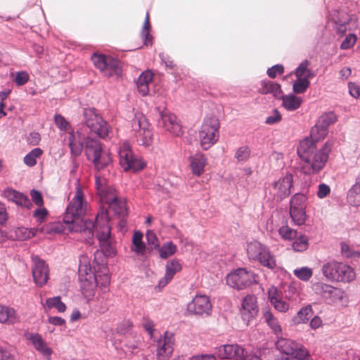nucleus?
Listing matches in <instances>:
<instances>
[{"label":"nucleus","mask_w":360,"mask_h":360,"mask_svg":"<svg viewBox=\"0 0 360 360\" xmlns=\"http://www.w3.org/2000/svg\"><path fill=\"white\" fill-rule=\"evenodd\" d=\"M18 321L19 316L13 308L0 304V323L14 324Z\"/></svg>","instance_id":"nucleus-28"},{"label":"nucleus","mask_w":360,"mask_h":360,"mask_svg":"<svg viewBox=\"0 0 360 360\" xmlns=\"http://www.w3.org/2000/svg\"><path fill=\"white\" fill-rule=\"evenodd\" d=\"M176 251V246L172 242L168 241L159 248L160 257L162 259H167L173 255Z\"/></svg>","instance_id":"nucleus-40"},{"label":"nucleus","mask_w":360,"mask_h":360,"mask_svg":"<svg viewBox=\"0 0 360 360\" xmlns=\"http://www.w3.org/2000/svg\"><path fill=\"white\" fill-rule=\"evenodd\" d=\"M278 234L284 240H293L297 237V231L288 225H283L278 229Z\"/></svg>","instance_id":"nucleus-38"},{"label":"nucleus","mask_w":360,"mask_h":360,"mask_svg":"<svg viewBox=\"0 0 360 360\" xmlns=\"http://www.w3.org/2000/svg\"><path fill=\"white\" fill-rule=\"evenodd\" d=\"M263 318L275 334L278 335L281 332V328L277 319L269 309L263 310Z\"/></svg>","instance_id":"nucleus-33"},{"label":"nucleus","mask_w":360,"mask_h":360,"mask_svg":"<svg viewBox=\"0 0 360 360\" xmlns=\"http://www.w3.org/2000/svg\"><path fill=\"white\" fill-rule=\"evenodd\" d=\"M130 249L131 251L134 252L136 255L143 257L146 253V245L143 241L137 242L135 243H132Z\"/></svg>","instance_id":"nucleus-51"},{"label":"nucleus","mask_w":360,"mask_h":360,"mask_svg":"<svg viewBox=\"0 0 360 360\" xmlns=\"http://www.w3.org/2000/svg\"><path fill=\"white\" fill-rule=\"evenodd\" d=\"M0 360H15V356L9 349L0 345Z\"/></svg>","instance_id":"nucleus-60"},{"label":"nucleus","mask_w":360,"mask_h":360,"mask_svg":"<svg viewBox=\"0 0 360 360\" xmlns=\"http://www.w3.org/2000/svg\"><path fill=\"white\" fill-rule=\"evenodd\" d=\"M271 304L275 309L280 312H285L289 309V304L283 301L281 298L272 301Z\"/></svg>","instance_id":"nucleus-55"},{"label":"nucleus","mask_w":360,"mask_h":360,"mask_svg":"<svg viewBox=\"0 0 360 360\" xmlns=\"http://www.w3.org/2000/svg\"><path fill=\"white\" fill-rule=\"evenodd\" d=\"M348 89H349V94L352 97H354L355 98H357L359 97L360 89H359V86L356 84H355L354 82H349Z\"/></svg>","instance_id":"nucleus-62"},{"label":"nucleus","mask_w":360,"mask_h":360,"mask_svg":"<svg viewBox=\"0 0 360 360\" xmlns=\"http://www.w3.org/2000/svg\"><path fill=\"white\" fill-rule=\"evenodd\" d=\"M30 76L27 72L20 71L16 73L13 81L15 82L17 86H20L25 85L28 82Z\"/></svg>","instance_id":"nucleus-53"},{"label":"nucleus","mask_w":360,"mask_h":360,"mask_svg":"<svg viewBox=\"0 0 360 360\" xmlns=\"http://www.w3.org/2000/svg\"><path fill=\"white\" fill-rule=\"evenodd\" d=\"M337 121L336 115L329 111L319 117L316 124L311 128L310 137L316 141L323 139L328 134V128Z\"/></svg>","instance_id":"nucleus-16"},{"label":"nucleus","mask_w":360,"mask_h":360,"mask_svg":"<svg viewBox=\"0 0 360 360\" xmlns=\"http://www.w3.org/2000/svg\"><path fill=\"white\" fill-rule=\"evenodd\" d=\"M96 188L102 201L108 203L114 212L120 217H124L127 212L125 202L119 201L115 193V190L107 185L105 177L96 174Z\"/></svg>","instance_id":"nucleus-5"},{"label":"nucleus","mask_w":360,"mask_h":360,"mask_svg":"<svg viewBox=\"0 0 360 360\" xmlns=\"http://www.w3.org/2000/svg\"><path fill=\"white\" fill-rule=\"evenodd\" d=\"M219 121L215 116L207 117L199 131L200 146L203 150H208L219 139Z\"/></svg>","instance_id":"nucleus-8"},{"label":"nucleus","mask_w":360,"mask_h":360,"mask_svg":"<svg viewBox=\"0 0 360 360\" xmlns=\"http://www.w3.org/2000/svg\"><path fill=\"white\" fill-rule=\"evenodd\" d=\"M33 215L38 222L42 223L48 215V211L45 207H39L34 210Z\"/></svg>","instance_id":"nucleus-57"},{"label":"nucleus","mask_w":360,"mask_h":360,"mask_svg":"<svg viewBox=\"0 0 360 360\" xmlns=\"http://www.w3.org/2000/svg\"><path fill=\"white\" fill-rule=\"evenodd\" d=\"M284 297L289 301L297 302L299 299V290L297 288L292 284L288 285L284 287Z\"/></svg>","instance_id":"nucleus-42"},{"label":"nucleus","mask_w":360,"mask_h":360,"mask_svg":"<svg viewBox=\"0 0 360 360\" xmlns=\"http://www.w3.org/2000/svg\"><path fill=\"white\" fill-rule=\"evenodd\" d=\"M307 198L302 193H295L292 196L290 208H306Z\"/></svg>","instance_id":"nucleus-41"},{"label":"nucleus","mask_w":360,"mask_h":360,"mask_svg":"<svg viewBox=\"0 0 360 360\" xmlns=\"http://www.w3.org/2000/svg\"><path fill=\"white\" fill-rule=\"evenodd\" d=\"M212 305L210 297L205 295H196L187 304V311L189 314L198 316H209L212 312Z\"/></svg>","instance_id":"nucleus-18"},{"label":"nucleus","mask_w":360,"mask_h":360,"mask_svg":"<svg viewBox=\"0 0 360 360\" xmlns=\"http://www.w3.org/2000/svg\"><path fill=\"white\" fill-rule=\"evenodd\" d=\"M109 294L106 292L97 297L96 304L94 306L95 309L100 314H103L108 310L110 304L108 301Z\"/></svg>","instance_id":"nucleus-36"},{"label":"nucleus","mask_w":360,"mask_h":360,"mask_svg":"<svg viewBox=\"0 0 360 360\" xmlns=\"http://www.w3.org/2000/svg\"><path fill=\"white\" fill-rule=\"evenodd\" d=\"M316 141L312 138L302 140L297 147V153L301 160V170L308 175L319 173L325 167L333 143L328 141L317 150Z\"/></svg>","instance_id":"nucleus-4"},{"label":"nucleus","mask_w":360,"mask_h":360,"mask_svg":"<svg viewBox=\"0 0 360 360\" xmlns=\"http://www.w3.org/2000/svg\"><path fill=\"white\" fill-rule=\"evenodd\" d=\"M25 338L32 342L34 349L44 356L48 358L51 356L52 350L46 345L41 335L35 333H27L25 334Z\"/></svg>","instance_id":"nucleus-24"},{"label":"nucleus","mask_w":360,"mask_h":360,"mask_svg":"<svg viewBox=\"0 0 360 360\" xmlns=\"http://www.w3.org/2000/svg\"><path fill=\"white\" fill-rule=\"evenodd\" d=\"M43 153V150L39 148H35L29 152L24 157V163L28 167H33L37 163V159Z\"/></svg>","instance_id":"nucleus-39"},{"label":"nucleus","mask_w":360,"mask_h":360,"mask_svg":"<svg viewBox=\"0 0 360 360\" xmlns=\"http://www.w3.org/2000/svg\"><path fill=\"white\" fill-rule=\"evenodd\" d=\"M356 41V36L354 34H349L346 36L345 39L342 41L340 49L346 50L352 48Z\"/></svg>","instance_id":"nucleus-49"},{"label":"nucleus","mask_w":360,"mask_h":360,"mask_svg":"<svg viewBox=\"0 0 360 360\" xmlns=\"http://www.w3.org/2000/svg\"><path fill=\"white\" fill-rule=\"evenodd\" d=\"M309 62L307 60L302 61L295 70V76L297 78L307 77L309 79L314 76L313 72L308 69Z\"/></svg>","instance_id":"nucleus-35"},{"label":"nucleus","mask_w":360,"mask_h":360,"mask_svg":"<svg viewBox=\"0 0 360 360\" xmlns=\"http://www.w3.org/2000/svg\"><path fill=\"white\" fill-rule=\"evenodd\" d=\"M282 120V115L277 109L273 110L271 114L266 117L265 123L273 125L278 123Z\"/></svg>","instance_id":"nucleus-50"},{"label":"nucleus","mask_w":360,"mask_h":360,"mask_svg":"<svg viewBox=\"0 0 360 360\" xmlns=\"http://www.w3.org/2000/svg\"><path fill=\"white\" fill-rule=\"evenodd\" d=\"M68 142L71 155L77 157L84 148L86 159L97 171L104 169L112 162L110 153L103 150L98 139L86 137L82 131L77 130L69 133Z\"/></svg>","instance_id":"nucleus-3"},{"label":"nucleus","mask_w":360,"mask_h":360,"mask_svg":"<svg viewBox=\"0 0 360 360\" xmlns=\"http://www.w3.org/2000/svg\"><path fill=\"white\" fill-rule=\"evenodd\" d=\"M295 239L292 243V248L295 251L302 252L307 249L309 243L308 238L306 236L302 235Z\"/></svg>","instance_id":"nucleus-46"},{"label":"nucleus","mask_w":360,"mask_h":360,"mask_svg":"<svg viewBox=\"0 0 360 360\" xmlns=\"http://www.w3.org/2000/svg\"><path fill=\"white\" fill-rule=\"evenodd\" d=\"M100 248L101 251L96 250L94 253V258L96 257V260L101 262L103 259L105 261L104 255L107 257H113L116 254V250L113 245L108 241H104L100 244Z\"/></svg>","instance_id":"nucleus-31"},{"label":"nucleus","mask_w":360,"mask_h":360,"mask_svg":"<svg viewBox=\"0 0 360 360\" xmlns=\"http://www.w3.org/2000/svg\"><path fill=\"white\" fill-rule=\"evenodd\" d=\"M4 195L8 200L15 202L18 206L30 208L32 205V203L27 195L14 189H5Z\"/></svg>","instance_id":"nucleus-25"},{"label":"nucleus","mask_w":360,"mask_h":360,"mask_svg":"<svg viewBox=\"0 0 360 360\" xmlns=\"http://www.w3.org/2000/svg\"><path fill=\"white\" fill-rule=\"evenodd\" d=\"M250 155V149L247 146H243L238 148L235 154V158L238 162H245Z\"/></svg>","instance_id":"nucleus-48"},{"label":"nucleus","mask_w":360,"mask_h":360,"mask_svg":"<svg viewBox=\"0 0 360 360\" xmlns=\"http://www.w3.org/2000/svg\"><path fill=\"white\" fill-rule=\"evenodd\" d=\"M46 304L48 308H55L60 313L64 312L66 309V306L61 301L60 296H56L47 299Z\"/></svg>","instance_id":"nucleus-43"},{"label":"nucleus","mask_w":360,"mask_h":360,"mask_svg":"<svg viewBox=\"0 0 360 360\" xmlns=\"http://www.w3.org/2000/svg\"><path fill=\"white\" fill-rule=\"evenodd\" d=\"M146 238L147 240L148 245L153 246L151 248L152 249L153 248L156 249L158 248H160L158 238L156 234L153 231L148 230L146 232Z\"/></svg>","instance_id":"nucleus-52"},{"label":"nucleus","mask_w":360,"mask_h":360,"mask_svg":"<svg viewBox=\"0 0 360 360\" xmlns=\"http://www.w3.org/2000/svg\"><path fill=\"white\" fill-rule=\"evenodd\" d=\"M156 110L158 112V127L165 129L174 136H180L182 134L181 126L177 121L176 115L167 108L161 110L160 108H157Z\"/></svg>","instance_id":"nucleus-15"},{"label":"nucleus","mask_w":360,"mask_h":360,"mask_svg":"<svg viewBox=\"0 0 360 360\" xmlns=\"http://www.w3.org/2000/svg\"><path fill=\"white\" fill-rule=\"evenodd\" d=\"M244 348L237 344H227L217 348V356L222 359L240 360Z\"/></svg>","instance_id":"nucleus-23"},{"label":"nucleus","mask_w":360,"mask_h":360,"mask_svg":"<svg viewBox=\"0 0 360 360\" xmlns=\"http://www.w3.org/2000/svg\"><path fill=\"white\" fill-rule=\"evenodd\" d=\"M321 271L326 279L330 281L350 282L356 276L350 266L334 260L324 263Z\"/></svg>","instance_id":"nucleus-6"},{"label":"nucleus","mask_w":360,"mask_h":360,"mask_svg":"<svg viewBox=\"0 0 360 360\" xmlns=\"http://www.w3.org/2000/svg\"><path fill=\"white\" fill-rule=\"evenodd\" d=\"M159 57L162 63L165 65L166 68L173 69L175 67L174 61L171 59V58L169 56L165 54L164 53H159Z\"/></svg>","instance_id":"nucleus-61"},{"label":"nucleus","mask_w":360,"mask_h":360,"mask_svg":"<svg viewBox=\"0 0 360 360\" xmlns=\"http://www.w3.org/2000/svg\"><path fill=\"white\" fill-rule=\"evenodd\" d=\"M32 260V276L34 283L39 286L45 285L49 279V269L46 262L38 256H33Z\"/></svg>","instance_id":"nucleus-20"},{"label":"nucleus","mask_w":360,"mask_h":360,"mask_svg":"<svg viewBox=\"0 0 360 360\" xmlns=\"http://www.w3.org/2000/svg\"><path fill=\"white\" fill-rule=\"evenodd\" d=\"M284 72V68L282 65L276 64L268 68L266 71L267 75L270 78H275L277 75H281Z\"/></svg>","instance_id":"nucleus-54"},{"label":"nucleus","mask_w":360,"mask_h":360,"mask_svg":"<svg viewBox=\"0 0 360 360\" xmlns=\"http://www.w3.org/2000/svg\"><path fill=\"white\" fill-rule=\"evenodd\" d=\"M247 254L250 260L257 262L264 267L274 269L276 266V257L269 248L257 240L248 244Z\"/></svg>","instance_id":"nucleus-7"},{"label":"nucleus","mask_w":360,"mask_h":360,"mask_svg":"<svg viewBox=\"0 0 360 360\" xmlns=\"http://www.w3.org/2000/svg\"><path fill=\"white\" fill-rule=\"evenodd\" d=\"M87 202L84 199V194L79 186L76 187V192L69 202L63 214V222L68 226L70 231L84 232L89 236L94 235V230L98 229L100 226L101 231H98L97 238L99 243L108 241L110 229L108 225V216L106 212L97 214L95 221L84 219Z\"/></svg>","instance_id":"nucleus-1"},{"label":"nucleus","mask_w":360,"mask_h":360,"mask_svg":"<svg viewBox=\"0 0 360 360\" xmlns=\"http://www.w3.org/2000/svg\"><path fill=\"white\" fill-rule=\"evenodd\" d=\"M257 297L254 295H248L243 300L240 314L246 326L253 319L258 313Z\"/></svg>","instance_id":"nucleus-22"},{"label":"nucleus","mask_w":360,"mask_h":360,"mask_svg":"<svg viewBox=\"0 0 360 360\" xmlns=\"http://www.w3.org/2000/svg\"><path fill=\"white\" fill-rule=\"evenodd\" d=\"M312 315L313 311L310 305L302 307L294 318V322L297 324L305 323L312 316Z\"/></svg>","instance_id":"nucleus-37"},{"label":"nucleus","mask_w":360,"mask_h":360,"mask_svg":"<svg viewBox=\"0 0 360 360\" xmlns=\"http://www.w3.org/2000/svg\"><path fill=\"white\" fill-rule=\"evenodd\" d=\"M132 130L135 133L138 144L148 146L153 143V132L146 117L141 113H136L131 120Z\"/></svg>","instance_id":"nucleus-11"},{"label":"nucleus","mask_w":360,"mask_h":360,"mask_svg":"<svg viewBox=\"0 0 360 360\" xmlns=\"http://www.w3.org/2000/svg\"><path fill=\"white\" fill-rule=\"evenodd\" d=\"M333 20L335 25L337 32L344 34L347 30L357 27V20L354 17H350L343 11H336L333 16Z\"/></svg>","instance_id":"nucleus-21"},{"label":"nucleus","mask_w":360,"mask_h":360,"mask_svg":"<svg viewBox=\"0 0 360 360\" xmlns=\"http://www.w3.org/2000/svg\"><path fill=\"white\" fill-rule=\"evenodd\" d=\"M153 79V73L149 71L143 72L136 81V86L139 92L142 96H146L149 92V83Z\"/></svg>","instance_id":"nucleus-29"},{"label":"nucleus","mask_w":360,"mask_h":360,"mask_svg":"<svg viewBox=\"0 0 360 360\" xmlns=\"http://www.w3.org/2000/svg\"><path fill=\"white\" fill-rule=\"evenodd\" d=\"M302 101H303L302 98L298 97L292 94L283 95L282 96V105L288 111L296 110L301 106Z\"/></svg>","instance_id":"nucleus-30"},{"label":"nucleus","mask_w":360,"mask_h":360,"mask_svg":"<svg viewBox=\"0 0 360 360\" xmlns=\"http://www.w3.org/2000/svg\"><path fill=\"white\" fill-rule=\"evenodd\" d=\"M175 344L174 333L165 331L156 341V357L158 360H169Z\"/></svg>","instance_id":"nucleus-17"},{"label":"nucleus","mask_w":360,"mask_h":360,"mask_svg":"<svg viewBox=\"0 0 360 360\" xmlns=\"http://www.w3.org/2000/svg\"><path fill=\"white\" fill-rule=\"evenodd\" d=\"M330 192V188L329 186H328L326 184H320L319 185L318 191H317V196L320 199H323L326 198Z\"/></svg>","instance_id":"nucleus-58"},{"label":"nucleus","mask_w":360,"mask_h":360,"mask_svg":"<svg viewBox=\"0 0 360 360\" xmlns=\"http://www.w3.org/2000/svg\"><path fill=\"white\" fill-rule=\"evenodd\" d=\"M268 297H269L270 302H271L272 301H274L277 299L278 300V299L281 298V295H280L277 288H276L274 286H271L268 290Z\"/></svg>","instance_id":"nucleus-64"},{"label":"nucleus","mask_w":360,"mask_h":360,"mask_svg":"<svg viewBox=\"0 0 360 360\" xmlns=\"http://www.w3.org/2000/svg\"><path fill=\"white\" fill-rule=\"evenodd\" d=\"M190 165L193 174L200 176L204 172L207 158L202 153H195L189 158Z\"/></svg>","instance_id":"nucleus-27"},{"label":"nucleus","mask_w":360,"mask_h":360,"mask_svg":"<svg viewBox=\"0 0 360 360\" xmlns=\"http://www.w3.org/2000/svg\"><path fill=\"white\" fill-rule=\"evenodd\" d=\"M276 346L284 355L281 360H304L309 355L308 351L302 345L290 339L280 338Z\"/></svg>","instance_id":"nucleus-10"},{"label":"nucleus","mask_w":360,"mask_h":360,"mask_svg":"<svg viewBox=\"0 0 360 360\" xmlns=\"http://www.w3.org/2000/svg\"><path fill=\"white\" fill-rule=\"evenodd\" d=\"M78 273L82 292L86 298L93 297L97 288L101 293L108 292L110 276L106 261L102 259L98 262L95 257L92 266L91 259L83 255L79 257Z\"/></svg>","instance_id":"nucleus-2"},{"label":"nucleus","mask_w":360,"mask_h":360,"mask_svg":"<svg viewBox=\"0 0 360 360\" xmlns=\"http://www.w3.org/2000/svg\"><path fill=\"white\" fill-rule=\"evenodd\" d=\"M341 253L346 257H354V250H352L345 243H341Z\"/></svg>","instance_id":"nucleus-63"},{"label":"nucleus","mask_w":360,"mask_h":360,"mask_svg":"<svg viewBox=\"0 0 360 360\" xmlns=\"http://www.w3.org/2000/svg\"><path fill=\"white\" fill-rule=\"evenodd\" d=\"M166 271L163 278L158 283V287L164 288L174 277V276L181 269V265L176 259L168 262L165 266Z\"/></svg>","instance_id":"nucleus-26"},{"label":"nucleus","mask_w":360,"mask_h":360,"mask_svg":"<svg viewBox=\"0 0 360 360\" xmlns=\"http://www.w3.org/2000/svg\"><path fill=\"white\" fill-rule=\"evenodd\" d=\"M306 208H290V214L296 225H302L305 223L307 214Z\"/></svg>","instance_id":"nucleus-34"},{"label":"nucleus","mask_w":360,"mask_h":360,"mask_svg":"<svg viewBox=\"0 0 360 360\" xmlns=\"http://www.w3.org/2000/svg\"><path fill=\"white\" fill-rule=\"evenodd\" d=\"M295 276L303 281H307L312 276V271L310 268L303 266L293 271Z\"/></svg>","instance_id":"nucleus-47"},{"label":"nucleus","mask_w":360,"mask_h":360,"mask_svg":"<svg viewBox=\"0 0 360 360\" xmlns=\"http://www.w3.org/2000/svg\"><path fill=\"white\" fill-rule=\"evenodd\" d=\"M118 155L120 165L125 172H136L143 169L145 167V162L133 154L128 142H124L120 146Z\"/></svg>","instance_id":"nucleus-13"},{"label":"nucleus","mask_w":360,"mask_h":360,"mask_svg":"<svg viewBox=\"0 0 360 360\" xmlns=\"http://www.w3.org/2000/svg\"><path fill=\"white\" fill-rule=\"evenodd\" d=\"M347 198L350 204L360 205V174L356 178V184L348 191Z\"/></svg>","instance_id":"nucleus-32"},{"label":"nucleus","mask_w":360,"mask_h":360,"mask_svg":"<svg viewBox=\"0 0 360 360\" xmlns=\"http://www.w3.org/2000/svg\"><path fill=\"white\" fill-rule=\"evenodd\" d=\"M310 82L307 77L297 78L292 86L293 91L296 94H302L309 87Z\"/></svg>","instance_id":"nucleus-45"},{"label":"nucleus","mask_w":360,"mask_h":360,"mask_svg":"<svg viewBox=\"0 0 360 360\" xmlns=\"http://www.w3.org/2000/svg\"><path fill=\"white\" fill-rule=\"evenodd\" d=\"M83 116V122L91 133L96 134L102 139H105L108 136V124L95 108H84Z\"/></svg>","instance_id":"nucleus-9"},{"label":"nucleus","mask_w":360,"mask_h":360,"mask_svg":"<svg viewBox=\"0 0 360 360\" xmlns=\"http://www.w3.org/2000/svg\"><path fill=\"white\" fill-rule=\"evenodd\" d=\"M55 122L57 127L61 130H67L69 122L60 115L55 116Z\"/></svg>","instance_id":"nucleus-59"},{"label":"nucleus","mask_w":360,"mask_h":360,"mask_svg":"<svg viewBox=\"0 0 360 360\" xmlns=\"http://www.w3.org/2000/svg\"><path fill=\"white\" fill-rule=\"evenodd\" d=\"M30 195L32 201L34 204L39 207H42L44 204V200L42 195L40 191L32 189L30 191Z\"/></svg>","instance_id":"nucleus-56"},{"label":"nucleus","mask_w":360,"mask_h":360,"mask_svg":"<svg viewBox=\"0 0 360 360\" xmlns=\"http://www.w3.org/2000/svg\"><path fill=\"white\" fill-rule=\"evenodd\" d=\"M150 27V22H149V15L147 13L145 20H144L143 29L141 32V35L142 39L143 41V44L146 46L152 44L151 37H150V34H149Z\"/></svg>","instance_id":"nucleus-44"},{"label":"nucleus","mask_w":360,"mask_h":360,"mask_svg":"<svg viewBox=\"0 0 360 360\" xmlns=\"http://www.w3.org/2000/svg\"><path fill=\"white\" fill-rule=\"evenodd\" d=\"M256 278L257 276L252 271L239 268L227 275L226 283L231 288L242 290L257 283Z\"/></svg>","instance_id":"nucleus-14"},{"label":"nucleus","mask_w":360,"mask_h":360,"mask_svg":"<svg viewBox=\"0 0 360 360\" xmlns=\"http://www.w3.org/2000/svg\"><path fill=\"white\" fill-rule=\"evenodd\" d=\"M91 60L95 67L105 77H118L121 75L120 62L117 58L103 54L94 53Z\"/></svg>","instance_id":"nucleus-12"},{"label":"nucleus","mask_w":360,"mask_h":360,"mask_svg":"<svg viewBox=\"0 0 360 360\" xmlns=\"http://www.w3.org/2000/svg\"><path fill=\"white\" fill-rule=\"evenodd\" d=\"M293 184V176L290 173L280 177L272 184L271 193L277 200H282L290 194V189Z\"/></svg>","instance_id":"nucleus-19"}]
</instances>
